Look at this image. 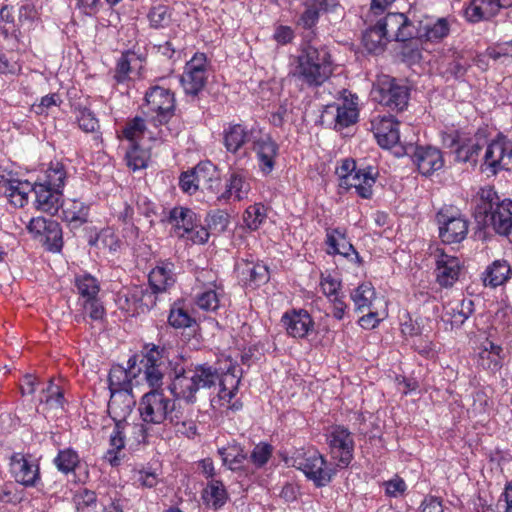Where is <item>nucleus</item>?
I'll return each instance as SVG.
<instances>
[{"mask_svg": "<svg viewBox=\"0 0 512 512\" xmlns=\"http://www.w3.org/2000/svg\"><path fill=\"white\" fill-rule=\"evenodd\" d=\"M332 73L333 62L329 50L325 46L304 43L290 75L304 89L323 85Z\"/></svg>", "mask_w": 512, "mask_h": 512, "instance_id": "obj_1", "label": "nucleus"}, {"mask_svg": "<svg viewBox=\"0 0 512 512\" xmlns=\"http://www.w3.org/2000/svg\"><path fill=\"white\" fill-rule=\"evenodd\" d=\"M35 207L37 210L55 215L63 205V192L59 188L34 185Z\"/></svg>", "mask_w": 512, "mask_h": 512, "instance_id": "obj_25", "label": "nucleus"}, {"mask_svg": "<svg viewBox=\"0 0 512 512\" xmlns=\"http://www.w3.org/2000/svg\"><path fill=\"white\" fill-rule=\"evenodd\" d=\"M83 311L93 320H101L105 315V309L98 297L81 301Z\"/></svg>", "mask_w": 512, "mask_h": 512, "instance_id": "obj_60", "label": "nucleus"}, {"mask_svg": "<svg viewBox=\"0 0 512 512\" xmlns=\"http://www.w3.org/2000/svg\"><path fill=\"white\" fill-rule=\"evenodd\" d=\"M135 403L132 391H116L110 393L108 413L115 424L118 425V428H126L128 425L126 419L131 414Z\"/></svg>", "mask_w": 512, "mask_h": 512, "instance_id": "obj_19", "label": "nucleus"}, {"mask_svg": "<svg viewBox=\"0 0 512 512\" xmlns=\"http://www.w3.org/2000/svg\"><path fill=\"white\" fill-rule=\"evenodd\" d=\"M74 499L78 512H89L97 505V495L92 490L84 489L76 494Z\"/></svg>", "mask_w": 512, "mask_h": 512, "instance_id": "obj_58", "label": "nucleus"}, {"mask_svg": "<svg viewBox=\"0 0 512 512\" xmlns=\"http://www.w3.org/2000/svg\"><path fill=\"white\" fill-rule=\"evenodd\" d=\"M204 504L213 510L221 509L228 501V492L220 480L212 479L202 491Z\"/></svg>", "mask_w": 512, "mask_h": 512, "instance_id": "obj_34", "label": "nucleus"}, {"mask_svg": "<svg viewBox=\"0 0 512 512\" xmlns=\"http://www.w3.org/2000/svg\"><path fill=\"white\" fill-rule=\"evenodd\" d=\"M75 287L80 296V301L98 297L100 291L98 280L90 274L76 276Z\"/></svg>", "mask_w": 512, "mask_h": 512, "instance_id": "obj_45", "label": "nucleus"}, {"mask_svg": "<svg viewBox=\"0 0 512 512\" xmlns=\"http://www.w3.org/2000/svg\"><path fill=\"white\" fill-rule=\"evenodd\" d=\"M28 230L48 251L59 252L62 249V229L57 221L44 217L32 218Z\"/></svg>", "mask_w": 512, "mask_h": 512, "instance_id": "obj_13", "label": "nucleus"}, {"mask_svg": "<svg viewBox=\"0 0 512 512\" xmlns=\"http://www.w3.org/2000/svg\"><path fill=\"white\" fill-rule=\"evenodd\" d=\"M469 67L470 64L464 59L463 55L460 53H454L451 59H449L444 65L442 73L446 76L460 79L465 76Z\"/></svg>", "mask_w": 512, "mask_h": 512, "instance_id": "obj_50", "label": "nucleus"}, {"mask_svg": "<svg viewBox=\"0 0 512 512\" xmlns=\"http://www.w3.org/2000/svg\"><path fill=\"white\" fill-rule=\"evenodd\" d=\"M320 287L323 294L330 299L340 295L341 281L331 274H321Z\"/></svg>", "mask_w": 512, "mask_h": 512, "instance_id": "obj_62", "label": "nucleus"}, {"mask_svg": "<svg viewBox=\"0 0 512 512\" xmlns=\"http://www.w3.org/2000/svg\"><path fill=\"white\" fill-rule=\"evenodd\" d=\"M481 170L495 175L501 170L512 171V142L499 137L487 145Z\"/></svg>", "mask_w": 512, "mask_h": 512, "instance_id": "obj_10", "label": "nucleus"}, {"mask_svg": "<svg viewBox=\"0 0 512 512\" xmlns=\"http://www.w3.org/2000/svg\"><path fill=\"white\" fill-rule=\"evenodd\" d=\"M475 217L479 223L512 241V201L501 199L492 187L480 189Z\"/></svg>", "mask_w": 512, "mask_h": 512, "instance_id": "obj_2", "label": "nucleus"}, {"mask_svg": "<svg viewBox=\"0 0 512 512\" xmlns=\"http://www.w3.org/2000/svg\"><path fill=\"white\" fill-rule=\"evenodd\" d=\"M171 14L169 8L166 5L158 4L153 6L148 14L150 25L153 28H163L170 22Z\"/></svg>", "mask_w": 512, "mask_h": 512, "instance_id": "obj_55", "label": "nucleus"}, {"mask_svg": "<svg viewBox=\"0 0 512 512\" xmlns=\"http://www.w3.org/2000/svg\"><path fill=\"white\" fill-rule=\"evenodd\" d=\"M252 148L256 153L260 171L265 175L270 174L274 169L275 160L278 155V144L270 135L258 134L253 140Z\"/></svg>", "mask_w": 512, "mask_h": 512, "instance_id": "obj_18", "label": "nucleus"}, {"mask_svg": "<svg viewBox=\"0 0 512 512\" xmlns=\"http://www.w3.org/2000/svg\"><path fill=\"white\" fill-rule=\"evenodd\" d=\"M224 465H227L232 471L240 470L243 466V462L247 460V454L244 453L243 449L238 445H230L218 449Z\"/></svg>", "mask_w": 512, "mask_h": 512, "instance_id": "obj_44", "label": "nucleus"}, {"mask_svg": "<svg viewBox=\"0 0 512 512\" xmlns=\"http://www.w3.org/2000/svg\"><path fill=\"white\" fill-rule=\"evenodd\" d=\"M195 320L189 315V313L181 307L179 304L174 303L170 309L168 316V323L176 328H187L192 326Z\"/></svg>", "mask_w": 512, "mask_h": 512, "instance_id": "obj_52", "label": "nucleus"}, {"mask_svg": "<svg viewBox=\"0 0 512 512\" xmlns=\"http://www.w3.org/2000/svg\"><path fill=\"white\" fill-rule=\"evenodd\" d=\"M168 222L178 230H183L181 236H184L186 232H192L197 227L199 219L190 208L177 206L170 210Z\"/></svg>", "mask_w": 512, "mask_h": 512, "instance_id": "obj_35", "label": "nucleus"}, {"mask_svg": "<svg viewBox=\"0 0 512 512\" xmlns=\"http://www.w3.org/2000/svg\"><path fill=\"white\" fill-rule=\"evenodd\" d=\"M145 130L146 125L144 119L137 116L126 123L123 129V135L129 141L136 142L143 136Z\"/></svg>", "mask_w": 512, "mask_h": 512, "instance_id": "obj_56", "label": "nucleus"}, {"mask_svg": "<svg viewBox=\"0 0 512 512\" xmlns=\"http://www.w3.org/2000/svg\"><path fill=\"white\" fill-rule=\"evenodd\" d=\"M512 276V269L506 260L493 261L483 273L485 286L496 288L505 284Z\"/></svg>", "mask_w": 512, "mask_h": 512, "instance_id": "obj_33", "label": "nucleus"}, {"mask_svg": "<svg viewBox=\"0 0 512 512\" xmlns=\"http://www.w3.org/2000/svg\"><path fill=\"white\" fill-rule=\"evenodd\" d=\"M206 222L209 230L216 233L224 232L229 224V214L224 210H213L208 213Z\"/></svg>", "mask_w": 512, "mask_h": 512, "instance_id": "obj_54", "label": "nucleus"}, {"mask_svg": "<svg viewBox=\"0 0 512 512\" xmlns=\"http://www.w3.org/2000/svg\"><path fill=\"white\" fill-rule=\"evenodd\" d=\"M450 24L446 18H438L433 23H428L416 36L422 41L438 43L449 35Z\"/></svg>", "mask_w": 512, "mask_h": 512, "instance_id": "obj_40", "label": "nucleus"}, {"mask_svg": "<svg viewBox=\"0 0 512 512\" xmlns=\"http://www.w3.org/2000/svg\"><path fill=\"white\" fill-rule=\"evenodd\" d=\"M326 243L330 248L328 254H340L346 258H354L358 263L361 262V258L354 246L339 229H333L327 233Z\"/></svg>", "mask_w": 512, "mask_h": 512, "instance_id": "obj_31", "label": "nucleus"}, {"mask_svg": "<svg viewBox=\"0 0 512 512\" xmlns=\"http://www.w3.org/2000/svg\"><path fill=\"white\" fill-rule=\"evenodd\" d=\"M138 60L136 54L131 51L122 53L121 57L116 63L114 69V86L120 90L121 93L127 92L129 89V82L131 81L130 73L132 71V64Z\"/></svg>", "mask_w": 512, "mask_h": 512, "instance_id": "obj_29", "label": "nucleus"}, {"mask_svg": "<svg viewBox=\"0 0 512 512\" xmlns=\"http://www.w3.org/2000/svg\"><path fill=\"white\" fill-rule=\"evenodd\" d=\"M196 183L201 190L215 191L220 185V173L210 161H202L193 168Z\"/></svg>", "mask_w": 512, "mask_h": 512, "instance_id": "obj_30", "label": "nucleus"}, {"mask_svg": "<svg viewBox=\"0 0 512 512\" xmlns=\"http://www.w3.org/2000/svg\"><path fill=\"white\" fill-rule=\"evenodd\" d=\"M358 118L357 109L352 104H343L336 107L335 128L343 129L354 124Z\"/></svg>", "mask_w": 512, "mask_h": 512, "instance_id": "obj_51", "label": "nucleus"}, {"mask_svg": "<svg viewBox=\"0 0 512 512\" xmlns=\"http://www.w3.org/2000/svg\"><path fill=\"white\" fill-rule=\"evenodd\" d=\"M375 182L376 178L372 167L367 169L357 168L355 172L346 177V180H341L339 186L346 190L355 188L356 193L361 198L369 199L372 196V187Z\"/></svg>", "mask_w": 512, "mask_h": 512, "instance_id": "obj_24", "label": "nucleus"}, {"mask_svg": "<svg viewBox=\"0 0 512 512\" xmlns=\"http://www.w3.org/2000/svg\"><path fill=\"white\" fill-rule=\"evenodd\" d=\"M66 171L60 162L51 163L43 176L38 177L34 185H44L51 188L63 189L65 185Z\"/></svg>", "mask_w": 512, "mask_h": 512, "instance_id": "obj_42", "label": "nucleus"}, {"mask_svg": "<svg viewBox=\"0 0 512 512\" xmlns=\"http://www.w3.org/2000/svg\"><path fill=\"white\" fill-rule=\"evenodd\" d=\"M298 468L318 488L329 484L336 474V465L328 463L324 456L317 451L306 454L299 462Z\"/></svg>", "mask_w": 512, "mask_h": 512, "instance_id": "obj_12", "label": "nucleus"}, {"mask_svg": "<svg viewBox=\"0 0 512 512\" xmlns=\"http://www.w3.org/2000/svg\"><path fill=\"white\" fill-rule=\"evenodd\" d=\"M474 303L471 299L450 302L446 307L445 316L452 326H461L473 313Z\"/></svg>", "mask_w": 512, "mask_h": 512, "instance_id": "obj_37", "label": "nucleus"}, {"mask_svg": "<svg viewBox=\"0 0 512 512\" xmlns=\"http://www.w3.org/2000/svg\"><path fill=\"white\" fill-rule=\"evenodd\" d=\"M260 131L248 129L240 123H229L223 130V145L226 150L236 154L246 143L252 142Z\"/></svg>", "mask_w": 512, "mask_h": 512, "instance_id": "obj_20", "label": "nucleus"}, {"mask_svg": "<svg viewBox=\"0 0 512 512\" xmlns=\"http://www.w3.org/2000/svg\"><path fill=\"white\" fill-rule=\"evenodd\" d=\"M413 162L422 175L428 176L441 169L444 165L442 153L434 147L418 146L413 154Z\"/></svg>", "mask_w": 512, "mask_h": 512, "instance_id": "obj_26", "label": "nucleus"}, {"mask_svg": "<svg viewBox=\"0 0 512 512\" xmlns=\"http://www.w3.org/2000/svg\"><path fill=\"white\" fill-rule=\"evenodd\" d=\"M34 183L27 180L13 179L3 190L4 195L15 207H23L28 202V195L33 192Z\"/></svg>", "mask_w": 512, "mask_h": 512, "instance_id": "obj_36", "label": "nucleus"}, {"mask_svg": "<svg viewBox=\"0 0 512 512\" xmlns=\"http://www.w3.org/2000/svg\"><path fill=\"white\" fill-rule=\"evenodd\" d=\"M372 95L375 101L387 107L390 111H403L410 96L407 85L389 75L378 76L373 84Z\"/></svg>", "mask_w": 512, "mask_h": 512, "instance_id": "obj_4", "label": "nucleus"}, {"mask_svg": "<svg viewBox=\"0 0 512 512\" xmlns=\"http://www.w3.org/2000/svg\"><path fill=\"white\" fill-rule=\"evenodd\" d=\"M136 365V356L128 361V369L120 365L111 368L108 376L110 393L116 391H132L131 376H136L134 371Z\"/></svg>", "mask_w": 512, "mask_h": 512, "instance_id": "obj_28", "label": "nucleus"}, {"mask_svg": "<svg viewBox=\"0 0 512 512\" xmlns=\"http://www.w3.org/2000/svg\"><path fill=\"white\" fill-rule=\"evenodd\" d=\"M502 352L501 346L487 341L478 354V365L491 374H496L503 365Z\"/></svg>", "mask_w": 512, "mask_h": 512, "instance_id": "obj_32", "label": "nucleus"}, {"mask_svg": "<svg viewBox=\"0 0 512 512\" xmlns=\"http://www.w3.org/2000/svg\"><path fill=\"white\" fill-rule=\"evenodd\" d=\"M220 296L218 291L208 289L197 295L196 304L202 310L216 311L220 305Z\"/></svg>", "mask_w": 512, "mask_h": 512, "instance_id": "obj_53", "label": "nucleus"}, {"mask_svg": "<svg viewBox=\"0 0 512 512\" xmlns=\"http://www.w3.org/2000/svg\"><path fill=\"white\" fill-rule=\"evenodd\" d=\"M10 469L16 482L25 487H38L41 483L39 463L30 454L14 453Z\"/></svg>", "mask_w": 512, "mask_h": 512, "instance_id": "obj_14", "label": "nucleus"}, {"mask_svg": "<svg viewBox=\"0 0 512 512\" xmlns=\"http://www.w3.org/2000/svg\"><path fill=\"white\" fill-rule=\"evenodd\" d=\"M53 462L60 472L69 474L78 467L80 459L76 451L67 448L60 450Z\"/></svg>", "mask_w": 512, "mask_h": 512, "instance_id": "obj_47", "label": "nucleus"}, {"mask_svg": "<svg viewBox=\"0 0 512 512\" xmlns=\"http://www.w3.org/2000/svg\"><path fill=\"white\" fill-rule=\"evenodd\" d=\"M162 352V349L153 345L141 356L139 362L138 372L143 371L147 383L153 389H158L162 385Z\"/></svg>", "mask_w": 512, "mask_h": 512, "instance_id": "obj_16", "label": "nucleus"}, {"mask_svg": "<svg viewBox=\"0 0 512 512\" xmlns=\"http://www.w3.org/2000/svg\"><path fill=\"white\" fill-rule=\"evenodd\" d=\"M287 334L293 338L304 339L314 329V320L308 311L304 309L291 310L283 314L281 318Z\"/></svg>", "mask_w": 512, "mask_h": 512, "instance_id": "obj_17", "label": "nucleus"}, {"mask_svg": "<svg viewBox=\"0 0 512 512\" xmlns=\"http://www.w3.org/2000/svg\"><path fill=\"white\" fill-rule=\"evenodd\" d=\"M208 79V62L204 53H196L185 65L181 85L186 95L197 97Z\"/></svg>", "mask_w": 512, "mask_h": 512, "instance_id": "obj_11", "label": "nucleus"}, {"mask_svg": "<svg viewBox=\"0 0 512 512\" xmlns=\"http://www.w3.org/2000/svg\"><path fill=\"white\" fill-rule=\"evenodd\" d=\"M179 402L169 398L163 390L152 389L145 393L139 403L141 419L146 424H161L169 421L172 409H176Z\"/></svg>", "mask_w": 512, "mask_h": 512, "instance_id": "obj_6", "label": "nucleus"}, {"mask_svg": "<svg viewBox=\"0 0 512 512\" xmlns=\"http://www.w3.org/2000/svg\"><path fill=\"white\" fill-rule=\"evenodd\" d=\"M483 146L476 139H463L455 150V160L475 166Z\"/></svg>", "mask_w": 512, "mask_h": 512, "instance_id": "obj_43", "label": "nucleus"}, {"mask_svg": "<svg viewBox=\"0 0 512 512\" xmlns=\"http://www.w3.org/2000/svg\"><path fill=\"white\" fill-rule=\"evenodd\" d=\"M372 131L382 148L390 149L400 142L399 122L392 116H383L371 122Z\"/></svg>", "mask_w": 512, "mask_h": 512, "instance_id": "obj_22", "label": "nucleus"}, {"mask_svg": "<svg viewBox=\"0 0 512 512\" xmlns=\"http://www.w3.org/2000/svg\"><path fill=\"white\" fill-rule=\"evenodd\" d=\"M64 400L63 390L59 385L55 384L52 379H50L47 387L42 390L40 396L41 403H45L54 409H62Z\"/></svg>", "mask_w": 512, "mask_h": 512, "instance_id": "obj_49", "label": "nucleus"}, {"mask_svg": "<svg viewBox=\"0 0 512 512\" xmlns=\"http://www.w3.org/2000/svg\"><path fill=\"white\" fill-rule=\"evenodd\" d=\"M374 297L375 290L369 282L360 284L351 292V299L353 300L356 309L359 311L369 308Z\"/></svg>", "mask_w": 512, "mask_h": 512, "instance_id": "obj_48", "label": "nucleus"}, {"mask_svg": "<svg viewBox=\"0 0 512 512\" xmlns=\"http://www.w3.org/2000/svg\"><path fill=\"white\" fill-rule=\"evenodd\" d=\"M249 191L250 184L246 178L239 172H232L219 199L227 200L234 196L237 201H241L247 197Z\"/></svg>", "mask_w": 512, "mask_h": 512, "instance_id": "obj_38", "label": "nucleus"}, {"mask_svg": "<svg viewBox=\"0 0 512 512\" xmlns=\"http://www.w3.org/2000/svg\"><path fill=\"white\" fill-rule=\"evenodd\" d=\"M61 103L59 94L52 93L41 98L40 103L32 105V111L38 115L45 114L51 107L58 106Z\"/></svg>", "mask_w": 512, "mask_h": 512, "instance_id": "obj_63", "label": "nucleus"}, {"mask_svg": "<svg viewBox=\"0 0 512 512\" xmlns=\"http://www.w3.org/2000/svg\"><path fill=\"white\" fill-rule=\"evenodd\" d=\"M246 273L249 275V282L255 286L265 283L269 278L268 268L263 264L247 265Z\"/></svg>", "mask_w": 512, "mask_h": 512, "instance_id": "obj_61", "label": "nucleus"}, {"mask_svg": "<svg viewBox=\"0 0 512 512\" xmlns=\"http://www.w3.org/2000/svg\"><path fill=\"white\" fill-rule=\"evenodd\" d=\"M461 262L458 257L440 253L436 259V282L442 288L452 287L459 279Z\"/></svg>", "mask_w": 512, "mask_h": 512, "instance_id": "obj_21", "label": "nucleus"}, {"mask_svg": "<svg viewBox=\"0 0 512 512\" xmlns=\"http://www.w3.org/2000/svg\"><path fill=\"white\" fill-rule=\"evenodd\" d=\"M145 104L150 121L156 127L168 125L175 116L176 100L168 88L150 87L145 93Z\"/></svg>", "mask_w": 512, "mask_h": 512, "instance_id": "obj_5", "label": "nucleus"}, {"mask_svg": "<svg viewBox=\"0 0 512 512\" xmlns=\"http://www.w3.org/2000/svg\"><path fill=\"white\" fill-rule=\"evenodd\" d=\"M272 451L273 448L270 444L259 443L254 447L250 459L256 467L260 468L268 462L272 456Z\"/></svg>", "mask_w": 512, "mask_h": 512, "instance_id": "obj_59", "label": "nucleus"}, {"mask_svg": "<svg viewBox=\"0 0 512 512\" xmlns=\"http://www.w3.org/2000/svg\"><path fill=\"white\" fill-rule=\"evenodd\" d=\"M362 41L366 50L374 54L384 51L385 46L390 42L378 23L364 32Z\"/></svg>", "mask_w": 512, "mask_h": 512, "instance_id": "obj_39", "label": "nucleus"}, {"mask_svg": "<svg viewBox=\"0 0 512 512\" xmlns=\"http://www.w3.org/2000/svg\"><path fill=\"white\" fill-rule=\"evenodd\" d=\"M391 41L405 42L414 38L418 30L403 13H388L377 22Z\"/></svg>", "mask_w": 512, "mask_h": 512, "instance_id": "obj_15", "label": "nucleus"}, {"mask_svg": "<svg viewBox=\"0 0 512 512\" xmlns=\"http://www.w3.org/2000/svg\"><path fill=\"white\" fill-rule=\"evenodd\" d=\"M192 409L183 407L180 403L176 409H172L169 423L173 426L176 434L186 438H194L197 434V425L192 418Z\"/></svg>", "mask_w": 512, "mask_h": 512, "instance_id": "obj_27", "label": "nucleus"}, {"mask_svg": "<svg viewBox=\"0 0 512 512\" xmlns=\"http://www.w3.org/2000/svg\"><path fill=\"white\" fill-rule=\"evenodd\" d=\"M126 158L128 166L133 168V170L141 169L146 166L145 153L139 150L137 146H134L127 152Z\"/></svg>", "mask_w": 512, "mask_h": 512, "instance_id": "obj_64", "label": "nucleus"}, {"mask_svg": "<svg viewBox=\"0 0 512 512\" xmlns=\"http://www.w3.org/2000/svg\"><path fill=\"white\" fill-rule=\"evenodd\" d=\"M267 218V209L262 203H255L246 208L243 214L245 226L250 231H256Z\"/></svg>", "mask_w": 512, "mask_h": 512, "instance_id": "obj_46", "label": "nucleus"}, {"mask_svg": "<svg viewBox=\"0 0 512 512\" xmlns=\"http://www.w3.org/2000/svg\"><path fill=\"white\" fill-rule=\"evenodd\" d=\"M77 121L80 129L87 133L95 132L99 128V122L94 113L86 107L78 109Z\"/></svg>", "mask_w": 512, "mask_h": 512, "instance_id": "obj_57", "label": "nucleus"}, {"mask_svg": "<svg viewBox=\"0 0 512 512\" xmlns=\"http://www.w3.org/2000/svg\"><path fill=\"white\" fill-rule=\"evenodd\" d=\"M439 237L443 243L454 244L463 241L469 228V221L453 207H444L436 214Z\"/></svg>", "mask_w": 512, "mask_h": 512, "instance_id": "obj_7", "label": "nucleus"}, {"mask_svg": "<svg viewBox=\"0 0 512 512\" xmlns=\"http://www.w3.org/2000/svg\"><path fill=\"white\" fill-rule=\"evenodd\" d=\"M217 382H219L220 386L218 398L220 401H223L221 405H224L225 403L229 404L232 398L236 395L240 383V378L235 373V368L232 370L229 369L222 376L219 375Z\"/></svg>", "mask_w": 512, "mask_h": 512, "instance_id": "obj_41", "label": "nucleus"}, {"mask_svg": "<svg viewBox=\"0 0 512 512\" xmlns=\"http://www.w3.org/2000/svg\"><path fill=\"white\" fill-rule=\"evenodd\" d=\"M219 373L209 365H197L194 369H175V376L169 385V390L176 402L184 400L187 404L196 402V393L201 388L215 386Z\"/></svg>", "mask_w": 512, "mask_h": 512, "instance_id": "obj_3", "label": "nucleus"}, {"mask_svg": "<svg viewBox=\"0 0 512 512\" xmlns=\"http://www.w3.org/2000/svg\"><path fill=\"white\" fill-rule=\"evenodd\" d=\"M175 266L169 261H160L149 273L148 281L152 294L167 292L176 282Z\"/></svg>", "mask_w": 512, "mask_h": 512, "instance_id": "obj_23", "label": "nucleus"}, {"mask_svg": "<svg viewBox=\"0 0 512 512\" xmlns=\"http://www.w3.org/2000/svg\"><path fill=\"white\" fill-rule=\"evenodd\" d=\"M305 10L299 16L296 25L303 30L305 43H311L316 36V25L320 12L334 13L340 7L338 0H308Z\"/></svg>", "mask_w": 512, "mask_h": 512, "instance_id": "obj_9", "label": "nucleus"}, {"mask_svg": "<svg viewBox=\"0 0 512 512\" xmlns=\"http://www.w3.org/2000/svg\"><path fill=\"white\" fill-rule=\"evenodd\" d=\"M326 441L332 458L338 460L337 466L347 467L354 454V439L348 428L333 425L326 432Z\"/></svg>", "mask_w": 512, "mask_h": 512, "instance_id": "obj_8", "label": "nucleus"}]
</instances>
